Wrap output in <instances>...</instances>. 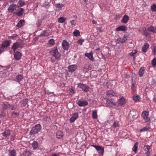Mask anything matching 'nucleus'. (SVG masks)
I'll return each instance as SVG.
<instances>
[{
  "mask_svg": "<svg viewBox=\"0 0 156 156\" xmlns=\"http://www.w3.org/2000/svg\"><path fill=\"white\" fill-rule=\"evenodd\" d=\"M24 11V9L23 8H20L19 10L16 13V15L18 16H20L22 15Z\"/></svg>",
  "mask_w": 156,
  "mask_h": 156,
  "instance_id": "23",
  "label": "nucleus"
},
{
  "mask_svg": "<svg viewBox=\"0 0 156 156\" xmlns=\"http://www.w3.org/2000/svg\"><path fill=\"white\" fill-rule=\"evenodd\" d=\"M32 146L34 149H36L38 147V143L36 141H34L32 144Z\"/></svg>",
  "mask_w": 156,
  "mask_h": 156,
  "instance_id": "33",
  "label": "nucleus"
},
{
  "mask_svg": "<svg viewBox=\"0 0 156 156\" xmlns=\"http://www.w3.org/2000/svg\"><path fill=\"white\" fill-rule=\"evenodd\" d=\"M78 87L81 89L84 92H87L89 91V87L85 84L79 83L78 84Z\"/></svg>",
  "mask_w": 156,
  "mask_h": 156,
  "instance_id": "4",
  "label": "nucleus"
},
{
  "mask_svg": "<svg viewBox=\"0 0 156 156\" xmlns=\"http://www.w3.org/2000/svg\"><path fill=\"white\" fill-rule=\"evenodd\" d=\"M74 20L70 21V23H71L72 25H74Z\"/></svg>",
  "mask_w": 156,
  "mask_h": 156,
  "instance_id": "61",
  "label": "nucleus"
},
{
  "mask_svg": "<svg viewBox=\"0 0 156 156\" xmlns=\"http://www.w3.org/2000/svg\"><path fill=\"white\" fill-rule=\"evenodd\" d=\"M133 100L135 101H138L140 99V98L138 95L133 96Z\"/></svg>",
  "mask_w": 156,
  "mask_h": 156,
  "instance_id": "44",
  "label": "nucleus"
},
{
  "mask_svg": "<svg viewBox=\"0 0 156 156\" xmlns=\"http://www.w3.org/2000/svg\"><path fill=\"white\" fill-rule=\"evenodd\" d=\"M147 30L149 32L156 33V28L152 26L148 27L147 28Z\"/></svg>",
  "mask_w": 156,
  "mask_h": 156,
  "instance_id": "18",
  "label": "nucleus"
},
{
  "mask_svg": "<svg viewBox=\"0 0 156 156\" xmlns=\"http://www.w3.org/2000/svg\"><path fill=\"white\" fill-rule=\"evenodd\" d=\"M18 36L16 34H13L12 36L10 37V38L12 39H14L15 37H17Z\"/></svg>",
  "mask_w": 156,
  "mask_h": 156,
  "instance_id": "51",
  "label": "nucleus"
},
{
  "mask_svg": "<svg viewBox=\"0 0 156 156\" xmlns=\"http://www.w3.org/2000/svg\"><path fill=\"white\" fill-rule=\"evenodd\" d=\"M150 129V127L149 125H147L144 127L143 128L141 129L140 130L141 132L147 131Z\"/></svg>",
  "mask_w": 156,
  "mask_h": 156,
  "instance_id": "32",
  "label": "nucleus"
},
{
  "mask_svg": "<svg viewBox=\"0 0 156 156\" xmlns=\"http://www.w3.org/2000/svg\"><path fill=\"white\" fill-rule=\"evenodd\" d=\"M118 103L119 105L124 106V105L126 103V101L124 98L122 97L119 100Z\"/></svg>",
  "mask_w": 156,
  "mask_h": 156,
  "instance_id": "17",
  "label": "nucleus"
},
{
  "mask_svg": "<svg viewBox=\"0 0 156 156\" xmlns=\"http://www.w3.org/2000/svg\"><path fill=\"white\" fill-rule=\"evenodd\" d=\"M129 116L130 118H132L133 119H136L138 117L137 113L134 110H132L130 111Z\"/></svg>",
  "mask_w": 156,
  "mask_h": 156,
  "instance_id": "6",
  "label": "nucleus"
},
{
  "mask_svg": "<svg viewBox=\"0 0 156 156\" xmlns=\"http://www.w3.org/2000/svg\"><path fill=\"white\" fill-rule=\"evenodd\" d=\"M138 144V142H136V143L134 144V146L132 148V150L135 152V153H136L137 152Z\"/></svg>",
  "mask_w": 156,
  "mask_h": 156,
  "instance_id": "25",
  "label": "nucleus"
},
{
  "mask_svg": "<svg viewBox=\"0 0 156 156\" xmlns=\"http://www.w3.org/2000/svg\"><path fill=\"white\" fill-rule=\"evenodd\" d=\"M106 94L108 96H116L117 95V93L115 91L111 90L107 91Z\"/></svg>",
  "mask_w": 156,
  "mask_h": 156,
  "instance_id": "14",
  "label": "nucleus"
},
{
  "mask_svg": "<svg viewBox=\"0 0 156 156\" xmlns=\"http://www.w3.org/2000/svg\"><path fill=\"white\" fill-rule=\"evenodd\" d=\"M67 19L66 17H59V23H63Z\"/></svg>",
  "mask_w": 156,
  "mask_h": 156,
  "instance_id": "37",
  "label": "nucleus"
},
{
  "mask_svg": "<svg viewBox=\"0 0 156 156\" xmlns=\"http://www.w3.org/2000/svg\"><path fill=\"white\" fill-rule=\"evenodd\" d=\"M59 138H62L63 137V134L61 131H59Z\"/></svg>",
  "mask_w": 156,
  "mask_h": 156,
  "instance_id": "53",
  "label": "nucleus"
},
{
  "mask_svg": "<svg viewBox=\"0 0 156 156\" xmlns=\"http://www.w3.org/2000/svg\"><path fill=\"white\" fill-rule=\"evenodd\" d=\"M77 66L76 65H70L67 67V68H76Z\"/></svg>",
  "mask_w": 156,
  "mask_h": 156,
  "instance_id": "49",
  "label": "nucleus"
},
{
  "mask_svg": "<svg viewBox=\"0 0 156 156\" xmlns=\"http://www.w3.org/2000/svg\"><path fill=\"white\" fill-rule=\"evenodd\" d=\"M24 20H21L18 22L16 26L19 27H21L22 26V24L24 22Z\"/></svg>",
  "mask_w": 156,
  "mask_h": 156,
  "instance_id": "34",
  "label": "nucleus"
},
{
  "mask_svg": "<svg viewBox=\"0 0 156 156\" xmlns=\"http://www.w3.org/2000/svg\"><path fill=\"white\" fill-rule=\"evenodd\" d=\"M23 47L21 45L20 43L18 42H16L13 44L11 48L14 51L18 48H23Z\"/></svg>",
  "mask_w": 156,
  "mask_h": 156,
  "instance_id": "8",
  "label": "nucleus"
},
{
  "mask_svg": "<svg viewBox=\"0 0 156 156\" xmlns=\"http://www.w3.org/2000/svg\"><path fill=\"white\" fill-rule=\"evenodd\" d=\"M129 55L130 56H133V58H135V56L134 55H135L133 53V52H132L129 53Z\"/></svg>",
  "mask_w": 156,
  "mask_h": 156,
  "instance_id": "55",
  "label": "nucleus"
},
{
  "mask_svg": "<svg viewBox=\"0 0 156 156\" xmlns=\"http://www.w3.org/2000/svg\"><path fill=\"white\" fill-rule=\"evenodd\" d=\"M97 110H94L92 111V117L93 119H97L98 118L97 114Z\"/></svg>",
  "mask_w": 156,
  "mask_h": 156,
  "instance_id": "28",
  "label": "nucleus"
},
{
  "mask_svg": "<svg viewBox=\"0 0 156 156\" xmlns=\"http://www.w3.org/2000/svg\"><path fill=\"white\" fill-rule=\"evenodd\" d=\"M10 134V131L9 129H5L4 132L2 133V134L5 138H6L7 137L9 136Z\"/></svg>",
  "mask_w": 156,
  "mask_h": 156,
  "instance_id": "12",
  "label": "nucleus"
},
{
  "mask_svg": "<svg viewBox=\"0 0 156 156\" xmlns=\"http://www.w3.org/2000/svg\"><path fill=\"white\" fill-rule=\"evenodd\" d=\"M106 103L107 105L109 107H112L115 108H118L115 100L113 99H107L106 101Z\"/></svg>",
  "mask_w": 156,
  "mask_h": 156,
  "instance_id": "2",
  "label": "nucleus"
},
{
  "mask_svg": "<svg viewBox=\"0 0 156 156\" xmlns=\"http://www.w3.org/2000/svg\"><path fill=\"white\" fill-rule=\"evenodd\" d=\"M148 115L149 112L146 111L142 113V116L146 122H149L150 120V118L148 117Z\"/></svg>",
  "mask_w": 156,
  "mask_h": 156,
  "instance_id": "7",
  "label": "nucleus"
},
{
  "mask_svg": "<svg viewBox=\"0 0 156 156\" xmlns=\"http://www.w3.org/2000/svg\"><path fill=\"white\" fill-rule=\"evenodd\" d=\"M11 107V106H10ZM11 110H13L14 109H15L16 108V106L15 105H13L12 106H11Z\"/></svg>",
  "mask_w": 156,
  "mask_h": 156,
  "instance_id": "56",
  "label": "nucleus"
},
{
  "mask_svg": "<svg viewBox=\"0 0 156 156\" xmlns=\"http://www.w3.org/2000/svg\"><path fill=\"white\" fill-rule=\"evenodd\" d=\"M21 54L18 51H17L15 52L14 55V57L15 59L16 60H19L20 59L21 56Z\"/></svg>",
  "mask_w": 156,
  "mask_h": 156,
  "instance_id": "13",
  "label": "nucleus"
},
{
  "mask_svg": "<svg viewBox=\"0 0 156 156\" xmlns=\"http://www.w3.org/2000/svg\"><path fill=\"white\" fill-rule=\"evenodd\" d=\"M16 78L17 81L20 82L23 79V77L21 75H19L16 76Z\"/></svg>",
  "mask_w": 156,
  "mask_h": 156,
  "instance_id": "38",
  "label": "nucleus"
},
{
  "mask_svg": "<svg viewBox=\"0 0 156 156\" xmlns=\"http://www.w3.org/2000/svg\"><path fill=\"white\" fill-rule=\"evenodd\" d=\"M50 53L55 58V59H58V49L56 47L53 48L50 52Z\"/></svg>",
  "mask_w": 156,
  "mask_h": 156,
  "instance_id": "5",
  "label": "nucleus"
},
{
  "mask_svg": "<svg viewBox=\"0 0 156 156\" xmlns=\"http://www.w3.org/2000/svg\"><path fill=\"white\" fill-rule=\"evenodd\" d=\"M28 101V100L27 98H26L24 99L23 101V105L25 106L27 104V103Z\"/></svg>",
  "mask_w": 156,
  "mask_h": 156,
  "instance_id": "46",
  "label": "nucleus"
},
{
  "mask_svg": "<svg viewBox=\"0 0 156 156\" xmlns=\"http://www.w3.org/2000/svg\"><path fill=\"white\" fill-rule=\"evenodd\" d=\"M16 151L14 149L9 150L8 154L9 156H16Z\"/></svg>",
  "mask_w": 156,
  "mask_h": 156,
  "instance_id": "20",
  "label": "nucleus"
},
{
  "mask_svg": "<svg viewBox=\"0 0 156 156\" xmlns=\"http://www.w3.org/2000/svg\"><path fill=\"white\" fill-rule=\"evenodd\" d=\"M77 104L80 106H83L87 105H88V102L85 100H78L77 102Z\"/></svg>",
  "mask_w": 156,
  "mask_h": 156,
  "instance_id": "9",
  "label": "nucleus"
},
{
  "mask_svg": "<svg viewBox=\"0 0 156 156\" xmlns=\"http://www.w3.org/2000/svg\"><path fill=\"white\" fill-rule=\"evenodd\" d=\"M16 6L17 7V5L12 4L9 5L8 9V10L10 12H12L14 10H16Z\"/></svg>",
  "mask_w": 156,
  "mask_h": 156,
  "instance_id": "10",
  "label": "nucleus"
},
{
  "mask_svg": "<svg viewBox=\"0 0 156 156\" xmlns=\"http://www.w3.org/2000/svg\"><path fill=\"white\" fill-rule=\"evenodd\" d=\"M85 55L91 61H93L94 60V58L93 56V54L92 52L85 53Z\"/></svg>",
  "mask_w": 156,
  "mask_h": 156,
  "instance_id": "22",
  "label": "nucleus"
},
{
  "mask_svg": "<svg viewBox=\"0 0 156 156\" xmlns=\"http://www.w3.org/2000/svg\"><path fill=\"white\" fill-rule=\"evenodd\" d=\"M3 109L5 110L7 109L8 108L10 107V104L7 102H5L3 103Z\"/></svg>",
  "mask_w": 156,
  "mask_h": 156,
  "instance_id": "27",
  "label": "nucleus"
},
{
  "mask_svg": "<svg viewBox=\"0 0 156 156\" xmlns=\"http://www.w3.org/2000/svg\"><path fill=\"white\" fill-rule=\"evenodd\" d=\"M64 5V4H59V9L61 8L62 7H63Z\"/></svg>",
  "mask_w": 156,
  "mask_h": 156,
  "instance_id": "57",
  "label": "nucleus"
},
{
  "mask_svg": "<svg viewBox=\"0 0 156 156\" xmlns=\"http://www.w3.org/2000/svg\"><path fill=\"white\" fill-rule=\"evenodd\" d=\"M73 34L74 36H77L80 35V32L79 30H75L73 32Z\"/></svg>",
  "mask_w": 156,
  "mask_h": 156,
  "instance_id": "36",
  "label": "nucleus"
},
{
  "mask_svg": "<svg viewBox=\"0 0 156 156\" xmlns=\"http://www.w3.org/2000/svg\"><path fill=\"white\" fill-rule=\"evenodd\" d=\"M93 147L98 152L99 155L100 156H102L104 152V147L102 146L96 145H93Z\"/></svg>",
  "mask_w": 156,
  "mask_h": 156,
  "instance_id": "3",
  "label": "nucleus"
},
{
  "mask_svg": "<svg viewBox=\"0 0 156 156\" xmlns=\"http://www.w3.org/2000/svg\"><path fill=\"white\" fill-rule=\"evenodd\" d=\"M42 23V20L41 19H39L36 23V25L37 27H39L41 25Z\"/></svg>",
  "mask_w": 156,
  "mask_h": 156,
  "instance_id": "41",
  "label": "nucleus"
},
{
  "mask_svg": "<svg viewBox=\"0 0 156 156\" xmlns=\"http://www.w3.org/2000/svg\"><path fill=\"white\" fill-rule=\"evenodd\" d=\"M128 37V35H125L123 37L121 41V44H123L124 43H125L126 42V41L127 40Z\"/></svg>",
  "mask_w": 156,
  "mask_h": 156,
  "instance_id": "31",
  "label": "nucleus"
},
{
  "mask_svg": "<svg viewBox=\"0 0 156 156\" xmlns=\"http://www.w3.org/2000/svg\"><path fill=\"white\" fill-rule=\"evenodd\" d=\"M74 90L72 87H71L70 89L69 94L71 95L73 94L74 93Z\"/></svg>",
  "mask_w": 156,
  "mask_h": 156,
  "instance_id": "48",
  "label": "nucleus"
},
{
  "mask_svg": "<svg viewBox=\"0 0 156 156\" xmlns=\"http://www.w3.org/2000/svg\"><path fill=\"white\" fill-rule=\"evenodd\" d=\"M152 64L155 67L156 65V58H154L152 61Z\"/></svg>",
  "mask_w": 156,
  "mask_h": 156,
  "instance_id": "45",
  "label": "nucleus"
},
{
  "mask_svg": "<svg viewBox=\"0 0 156 156\" xmlns=\"http://www.w3.org/2000/svg\"><path fill=\"white\" fill-rule=\"evenodd\" d=\"M15 114L16 115H19V113L18 112H13L12 115Z\"/></svg>",
  "mask_w": 156,
  "mask_h": 156,
  "instance_id": "60",
  "label": "nucleus"
},
{
  "mask_svg": "<svg viewBox=\"0 0 156 156\" xmlns=\"http://www.w3.org/2000/svg\"><path fill=\"white\" fill-rule=\"evenodd\" d=\"M48 43L51 45H53L55 44L54 40L53 39H51L49 40Z\"/></svg>",
  "mask_w": 156,
  "mask_h": 156,
  "instance_id": "47",
  "label": "nucleus"
},
{
  "mask_svg": "<svg viewBox=\"0 0 156 156\" xmlns=\"http://www.w3.org/2000/svg\"><path fill=\"white\" fill-rule=\"evenodd\" d=\"M17 1V0H11V1H10V2L13 3L15 2L16 1Z\"/></svg>",
  "mask_w": 156,
  "mask_h": 156,
  "instance_id": "63",
  "label": "nucleus"
},
{
  "mask_svg": "<svg viewBox=\"0 0 156 156\" xmlns=\"http://www.w3.org/2000/svg\"><path fill=\"white\" fill-rule=\"evenodd\" d=\"M149 47V45L148 43L145 44L142 48V51L144 53L146 52Z\"/></svg>",
  "mask_w": 156,
  "mask_h": 156,
  "instance_id": "24",
  "label": "nucleus"
},
{
  "mask_svg": "<svg viewBox=\"0 0 156 156\" xmlns=\"http://www.w3.org/2000/svg\"><path fill=\"white\" fill-rule=\"evenodd\" d=\"M83 41V40H82V39H80L78 41V43L81 45L82 44V43Z\"/></svg>",
  "mask_w": 156,
  "mask_h": 156,
  "instance_id": "50",
  "label": "nucleus"
},
{
  "mask_svg": "<svg viewBox=\"0 0 156 156\" xmlns=\"http://www.w3.org/2000/svg\"><path fill=\"white\" fill-rule=\"evenodd\" d=\"M9 41H8L5 40L2 43L1 46H2V48H6L9 45Z\"/></svg>",
  "mask_w": 156,
  "mask_h": 156,
  "instance_id": "16",
  "label": "nucleus"
},
{
  "mask_svg": "<svg viewBox=\"0 0 156 156\" xmlns=\"http://www.w3.org/2000/svg\"><path fill=\"white\" fill-rule=\"evenodd\" d=\"M18 4L19 5H17V7H22L25 4V2L22 0H19L18 2Z\"/></svg>",
  "mask_w": 156,
  "mask_h": 156,
  "instance_id": "30",
  "label": "nucleus"
},
{
  "mask_svg": "<svg viewBox=\"0 0 156 156\" xmlns=\"http://www.w3.org/2000/svg\"><path fill=\"white\" fill-rule=\"evenodd\" d=\"M132 86L131 88L132 90L134 91L136 90V87L135 86V83L133 82V79H132Z\"/></svg>",
  "mask_w": 156,
  "mask_h": 156,
  "instance_id": "40",
  "label": "nucleus"
},
{
  "mask_svg": "<svg viewBox=\"0 0 156 156\" xmlns=\"http://www.w3.org/2000/svg\"><path fill=\"white\" fill-rule=\"evenodd\" d=\"M62 46L64 50H68L69 46L68 42L66 40H64L62 44Z\"/></svg>",
  "mask_w": 156,
  "mask_h": 156,
  "instance_id": "15",
  "label": "nucleus"
},
{
  "mask_svg": "<svg viewBox=\"0 0 156 156\" xmlns=\"http://www.w3.org/2000/svg\"><path fill=\"white\" fill-rule=\"evenodd\" d=\"M119 126V122L118 121L115 122L112 125V126L115 128L118 127Z\"/></svg>",
  "mask_w": 156,
  "mask_h": 156,
  "instance_id": "43",
  "label": "nucleus"
},
{
  "mask_svg": "<svg viewBox=\"0 0 156 156\" xmlns=\"http://www.w3.org/2000/svg\"><path fill=\"white\" fill-rule=\"evenodd\" d=\"M144 34L146 36H147L149 35V33L147 31V29H145V30L144 31Z\"/></svg>",
  "mask_w": 156,
  "mask_h": 156,
  "instance_id": "52",
  "label": "nucleus"
},
{
  "mask_svg": "<svg viewBox=\"0 0 156 156\" xmlns=\"http://www.w3.org/2000/svg\"><path fill=\"white\" fill-rule=\"evenodd\" d=\"M129 20V16L126 15H125L123 17L122 19L121 20V21L123 23H127L128 22V21Z\"/></svg>",
  "mask_w": 156,
  "mask_h": 156,
  "instance_id": "21",
  "label": "nucleus"
},
{
  "mask_svg": "<svg viewBox=\"0 0 156 156\" xmlns=\"http://www.w3.org/2000/svg\"><path fill=\"white\" fill-rule=\"evenodd\" d=\"M132 52H133L134 54L135 55L137 51L136 50H133Z\"/></svg>",
  "mask_w": 156,
  "mask_h": 156,
  "instance_id": "59",
  "label": "nucleus"
},
{
  "mask_svg": "<svg viewBox=\"0 0 156 156\" xmlns=\"http://www.w3.org/2000/svg\"><path fill=\"white\" fill-rule=\"evenodd\" d=\"M30 152L29 151H27V150H26L23 153V156H28L30 155Z\"/></svg>",
  "mask_w": 156,
  "mask_h": 156,
  "instance_id": "42",
  "label": "nucleus"
},
{
  "mask_svg": "<svg viewBox=\"0 0 156 156\" xmlns=\"http://www.w3.org/2000/svg\"><path fill=\"white\" fill-rule=\"evenodd\" d=\"M151 11L153 12L156 11V4H154L151 6Z\"/></svg>",
  "mask_w": 156,
  "mask_h": 156,
  "instance_id": "39",
  "label": "nucleus"
},
{
  "mask_svg": "<svg viewBox=\"0 0 156 156\" xmlns=\"http://www.w3.org/2000/svg\"><path fill=\"white\" fill-rule=\"evenodd\" d=\"M151 147L149 146H145L144 148V151L145 152V154H150V150Z\"/></svg>",
  "mask_w": 156,
  "mask_h": 156,
  "instance_id": "26",
  "label": "nucleus"
},
{
  "mask_svg": "<svg viewBox=\"0 0 156 156\" xmlns=\"http://www.w3.org/2000/svg\"><path fill=\"white\" fill-rule=\"evenodd\" d=\"M144 73V69H140L139 72V75L141 77L143 76V74Z\"/></svg>",
  "mask_w": 156,
  "mask_h": 156,
  "instance_id": "35",
  "label": "nucleus"
},
{
  "mask_svg": "<svg viewBox=\"0 0 156 156\" xmlns=\"http://www.w3.org/2000/svg\"><path fill=\"white\" fill-rule=\"evenodd\" d=\"M153 53L154 55H155V54H156V48H154L153 51Z\"/></svg>",
  "mask_w": 156,
  "mask_h": 156,
  "instance_id": "62",
  "label": "nucleus"
},
{
  "mask_svg": "<svg viewBox=\"0 0 156 156\" xmlns=\"http://www.w3.org/2000/svg\"><path fill=\"white\" fill-rule=\"evenodd\" d=\"M4 48H2V46H0V53H1L4 51Z\"/></svg>",
  "mask_w": 156,
  "mask_h": 156,
  "instance_id": "54",
  "label": "nucleus"
},
{
  "mask_svg": "<svg viewBox=\"0 0 156 156\" xmlns=\"http://www.w3.org/2000/svg\"><path fill=\"white\" fill-rule=\"evenodd\" d=\"M69 70L68 71L69 72H71V73H72L73 72H74L75 71V69H68Z\"/></svg>",
  "mask_w": 156,
  "mask_h": 156,
  "instance_id": "58",
  "label": "nucleus"
},
{
  "mask_svg": "<svg viewBox=\"0 0 156 156\" xmlns=\"http://www.w3.org/2000/svg\"><path fill=\"white\" fill-rule=\"evenodd\" d=\"M49 35L47 30H44L43 32L41 33V34L39 36H47Z\"/></svg>",
  "mask_w": 156,
  "mask_h": 156,
  "instance_id": "29",
  "label": "nucleus"
},
{
  "mask_svg": "<svg viewBox=\"0 0 156 156\" xmlns=\"http://www.w3.org/2000/svg\"><path fill=\"white\" fill-rule=\"evenodd\" d=\"M42 127L40 124L36 125L33 127L31 129L30 134L31 135H34L37 133L41 129Z\"/></svg>",
  "mask_w": 156,
  "mask_h": 156,
  "instance_id": "1",
  "label": "nucleus"
},
{
  "mask_svg": "<svg viewBox=\"0 0 156 156\" xmlns=\"http://www.w3.org/2000/svg\"><path fill=\"white\" fill-rule=\"evenodd\" d=\"M145 156H150V154H145Z\"/></svg>",
  "mask_w": 156,
  "mask_h": 156,
  "instance_id": "64",
  "label": "nucleus"
},
{
  "mask_svg": "<svg viewBox=\"0 0 156 156\" xmlns=\"http://www.w3.org/2000/svg\"><path fill=\"white\" fill-rule=\"evenodd\" d=\"M78 113H74L69 119V122L71 123L74 122L78 118Z\"/></svg>",
  "mask_w": 156,
  "mask_h": 156,
  "instance_id": "11",
  "label": "nucleus"
},
{
  "mask_svg": "<svg viewBox=\"0 0 156 156\" xmlns=\"http://www.w3.org/2000/svg\"><path fill=\"white\" fill-rule=\"evenodd\" d=\"M126 29V27L125 26L122 25L119 26L116 28L117 31H125Z\"/></svg>",
  "mask_w": 156,
  "mask_h": 156,
  "instance_id": "19",
  "label": "nucleus"
}]
</instances>
